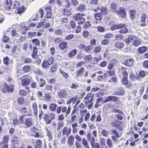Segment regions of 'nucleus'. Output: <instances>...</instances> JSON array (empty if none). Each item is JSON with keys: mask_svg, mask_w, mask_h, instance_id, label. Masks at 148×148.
Masks as SVG:
<instances>
[{"mask_svg": "<svg viewBox=\"0 0 148 148\" xmlns=\"http://www.w3.org/2000/svg\"><path fill=\"white\" fill-rule=\"evenodd\" d=\"M94 96V94L89 93L87 94L83 100L86 106L89 109H90L93 106V103L92 102L93 100V98Z\"/></svg>", "mask_w": 148, "mask_h": 148, "instance_id": "obj_1", "label": "nucleus"}, {"mask_svg": "<svg viewBox=\"0 0 148 148\" xmlns=\"http://www.w3.org/2000/svg\"><path fill=\"white\" fill-rule=\"evenodd\" d=\"M19 3L18 2L16 1L14 2L13 5V8L17 9V13L20 14L23 12L25 9L23 6H21L19 7Z\"/></svg>", "mask_w": 148, "mask_h": 148, "instance_id": "obj_2", "label": "nucleus"}, {"mask_svg": "<svg viewBox=\"0 0 148 148\" xmlns=\"http://www.w3.org/2000/svg\"><path fill=\"white\" fill-rule=\"evenodd\" d=\"M84 15V14L82 15L79 13L76 14L74 17V19L75 20L78 21V25L82 24L85 21V18L83 17V16Z\"/></svg>", "mask_w": 148, "mask_h": 148, "instance_id": "obj_3", "label": "nucleus"}, {"mask_svg": "<svg viewBox=\"0 0 148 148\" xmlns=\"http://www.w3.org/2000/svg\"><path fill=\"white\" fill-rule=\"evenodd\" d=\"M30 77L27 75L23 76L21 77V84L22 86H26L28 85L30 82Z\"/></svg>", "mask_w": 148, "mask_h": 148, "instance_id": "obj_4", "label": "nucleus"}, {"mask_svg": "<svg viewBox=\"0 0 148 148\" xmlns=\"http://www.w3.org/2000/svg\"><path fill=\"white\" fill-rule=\"evenodd\" d=\"M112 126L118 128L120 130H122V127L121 126V122L117 120H114L111 122Z\"/></svg>", "mask_w": 148, "mask_h": 148, "instance_id": "obj_5", "label": "nucleus"}, {"mask_svg": "<svg viewBox=\"0 0 148 148\" xmlns=\"http://www.w3.org/2000/svg\"><path fill=\"white\" fill-rule=\"evenodd\" d=\"M84 71V67L78 69L76 71V75L75 76V78L79 80V77H82L83 75V74Z\"/></svg>", "mask_w": 148, "mask_h": 148, "instance_id": "obj_6", "label": "nucleus"}, {"mask_svg": "<svg viewBox=\"0 0 148 148\" xmlns=\"http://www.w3.org/2000/svg\"><path fill=\"white\" fill-rule=\"evenodd\" d=\"M32 119L30 118H27L25 119L24 124L25 126V128H27L30 127L33 124Z\"/></svg>", "mask_w": 148, "mask_h": 148, "instance_id": "obj_7", "label": "nucleus"}, {"mask_svg": "<svg viewBox=\"0 0 148 148\" xmlns=\"http://www.w3.org/2000/svg\"><path fill=\"white\" fill-rule=\"evenodd\" d=\"M71 131V127L68 128L67 126H65L64 127L62 130V135H66V136H68L70 134Z\"/></svg>", "mask_w": 148, "mask_h": 148, "instance_id": "obj_8", "label": "nucleus"}, {"mask_svg": "<svg viewBox=\"0 0 148 148\" xmlns=\"http://www.w3.org/2000/svg\"><path fill=\"white\" fill-rule=\"evenodd\" d=\"M59 97L63 98L66 97L67 95V91L64 89H62L58 93Z\"/></svg>", "mask_w": 148, "mask_h": 148, "instance_id": "obj_9", "label": "nucleus"}, {"mask_svg": "<svg viewBox=\"0 0 148 148\" xmlns=\"http://www.w3.org/2000/svg\"><path fill=\"white\" fill-rule=\"evenodd\" d=\"M12 2L11 0H6L4 5L5 9L6 10L9 11L10 9Z\"/></svg>", "mask_w": 148, "mask_h": 148, "instance_id": "obj_10", "label": "nucleus"}, {"mask_svg": "<svg viewBox=\"0 0 148 148\" xmlns=\"http://www.w3.org/2000/svg\"><path fill=\"white\" fill-rule=\"evenodd\" d=\"M71 110V108L70 105H69L68 106L67 110H66V106H64L62 108V113H65L66 116H68L70 113Z\"/></svg>", "mask_w": 148, "mask_h": 148, "instance_id": "obj_11", "label": "nucleus"}, {"mask_svg": "<svg viewBox=\"0 0 148 148\" xmlns=\"http://www.w3.org/2000/svg\"><path fill=\"white\" fill-rule=\"evenodd\" d=\"M74 137L73 135H70L67 138V143L70 147H71L73 144Z\"/></svg>", "mask_w": 148, "mask_h": 148, "instance_id": "obj_12", "label": "nucleus"}, {"mask_svg": "<svg viewBox=\"0 0 148 148\" xmlns=\"http://www.w3.org/2000/svg\"><path fill=\"white\" fill-rule=\"evenodd\" d=\"M118 99V98L114 96H110L108 97L103 102V103H104L107 102H109L110 101H116Z\"/></svg>", "mask_w": 148, "mask_h": 148, "instance_id": "obj_13", "label": "nucleus"}, {"mask_svg": "<svg viewBox=\"0 0 148 148\" xmlns=\"http://www.w3.org/2000/svg\"><path fill=\"white\" fill-rule=\"evenodd\" d=\"M59 47L62 50H65L68 47L67 42L66 41H62L59 45Z\"/></svg>", "mask_w": 148, "mask_h": 148, "instance_id": "obj_14", "label": "nucleus"}, {"mask_svg": "<svg viewBox=\"0 0 148 148\" xmlns=\"http://www.w3.org/2000/svg\"><path fill=\"white\" fill-rule=\"evenodd\" d=\"M147 18L148 21V17H147V15L145 14H142L141 18L140 21L143 23L140 24V26H144L145 25V19Z\"/></svg>", "mask_w": 148, "mask_h": 148, "instance_id": "obj_15", "label": "nucleus"}, {"mask_svg": "<svg viewBox=\"0 0 148 148\" xmlns=\"http://www.w3.org/2000/svg\"><path fill=\"white\" fill-rule=\"evenodd\" d=\"M135 38H136V37L134 35H130L127 38L124 39V41L126 44H129L131 41L132 40L133 41Z\"/></svg>", "mask_w": 148, "mask_h": 148, "instance_id": "obj_16", "label": "nucleus"}, {"mask_svg": "<svg viewBox=\"0 0 148 148\" xmlns=\"http://www.w3.org/2000/svg\"><path fill=\"white\" fill-rule=\"evenodd\" d=\"M117 12V14L123 18H125L126 14L125 10L123 9H121V8Z\"/></svg>", "mask_w": 148, "mask_h": 148, "instance_id": "obj_17", "label": "nucleus"}, {"mask_svg": "<svg viewBox=\"0 0 148 148\" xmlns=\"http://www.w3.org/2000/svg\"><path fill=\"white\" fill-rule=\"evenodd\" d=\"M125 92L123 89L122 87H120L117 91L114 92V94L115 95H122L124 94Z\"/></svg>", "mask_w": 148, "mask_h": 148, "instance_id": "obj_18", "label": "nucleus"}, {"mask_svg": "<svg viewBox=\"0 0 148 148\" xmlns=\"http://www.w3.org/2000/svg\"><path fill=\"white\" fill-rule=\"evenodd\" d=\"M147 47L145 46L139 47L137 50L139 54H142L146 51Z\"/></svg>", "mask_w": 148, "mask_h": 148, "instance_id": "obj_19", "label": "nucleus"}, {"mask_svg": "<svg viewBox=\"0 0 148 148\" xmlns=\"http://www.w3.org/2000/svg\"><path fill=\"white\" fill-rule=\"evenodd\" d=\"M32 131V134L34 136L36 137H39V135L38 132H37V130L35 127L33 126L31 128Z\"/></svg>", "mask_w": 148, "mask_h": 148, "instance_id": "obj_20", "label": "nucleus"}, {"mask_svg": "<svg viewBox=\"0 0 148 148\" xmlns=\"http://www.w3.org/2000/svg\"><path fill=\"white\" fill-rule=\"evenodd\" d=\"M5 90L8 92H12L13 90V87L12 85L8 86L7 84H5L4 86Z\"/></svg>", "mask_w": 148, "mask_h": 148, "instance_id": "obj_21", "label": "nucleus"}, {"mask_svg": "<svg viewBox=\"0 0 148 148\" xmlns=\"http://www.w3.org/2000/svg\"><path fill=\"white\" fill-rule=\"evenodd\" d=\"M32 107L34 114L37 115V114L38 109L37 103L36 102H34L32 103Z\"/></svg>", "mask_w": 148, "mask_h": 148, "instance_id": "obj_22", "label": "nucleus"}, {"mask_svg": "<svg viewBox=\"0 0 148 148\" xmlns=\"http://www.w3.org/2000/svg\"><path fill=\"white\" fill-rule=\"evenodd\" d=\"M134 60L132 58L128 59L125 62V65L127 66H131L133 64Z\"/></svg>", "mask_w": 148, "mask_h": 148, "instance_id": "obj_23", "label": "nucleus"}, {"mask_svg": "<svg viewBox=\"0 0 148 148\" xmlns=\"http://www.w3.org/2000/svg\"><path fill=\"white\" fill-rule=\"evenodd\" d=\"M111 11L112 12L117 13V12L119 10H118V8L115 3H112L111 5Z\"/></svg>", "mask_w": 148, "mask_h": 148, "instance_id": "obj_24", "label": "nucleus"}, {"mask_svg": "<svg viewBox=\"0 0 148 148\" xmlns=\"http://www.w3.org/2000/svg\"><path fill=\"white\" fill-rule=\"evenodd\" d=\"M141 42L140 40L138 39L136 37V38H135L134 41H132V45L136 47H137L139 45Z\"/></svg>", "mask_w": 148, "mask_h": 148, "instance_id": "obj_25", "label": "nucleus"}, {"mask_svg": "<svg viewBox=\"0 0 148 148\" xmlns=\"http://www.w3.org/2000/svg\"><path fill=\"white\" fill-rule=\"evenodd\" d=\"M77 53V50L75 49L71 50L69 53L68 56L69 58H72L74 57Z\"/></svg>", "mask_w": 148, "mask_h": 148, "instance_id": "obj_26", "label": "nucleus"}, {"mask_svg": "<svg viewBox=\"0 0 148 148\" xmlns=\"http://www.w3.org/2000/svg\"><path fill=\"white\" fill-rule=\"evenodd\" d=\"M115 46L118 49H121L124 47V44L123 42H118L115 44Z\"/></svg>", "mask_w": 148, "mask_h": 148, "instance_id": "obj_27", "label": "nucleus"}, {"mask_svg": "<svg viewBox=\"0 0 148 148\" xmlns=\"http://www.w3.org/2000/svg\"><path fill=\"white\" fill-rule=\"evenodd\" d=\"M57 107V105L55 103H53L50 104L49 108L50 111L53 112L55 111Z\"/></svg>", "mask_w": 148, "mask_h": 148, "instance_id": "obj_28", "label": "nucleus"}, {"mask_svg": "<svg viewBox=\"0 0 148 148\" xmlns=\"http://www.w3.org/2000/svg\"><path fill=\"white\" fill-rule=\"evenodd\" d=\"M94 16L95 18L97 20H100L102 18V15L100 13H95Z\"/></svg>", "mask_w": 148, "mask_h": 148, "instance_id": "obj_29", "label": "nucleus"}, {"mask_svg": "<svg viewBox=\"0 0 148 148\" xmlns=\"http://www.w3.org/2000/svg\"><path fill=\"white\" fill-rule=\"evenodd\" d=\"M82 143L84 147V148H90L88 143L84 138L82 139Z\"/></svg>", "mask_w": 148, "mask_h": 148, "instance_id": "obj_30", "label": "nucleus"}, {"mask_svg": "<svg viewBox=\"0 0 148 148\" xmlns=\"http://www.w3.org/2000/svg\"><path fill=\"white\" fill-rule=\"evenodd\" d=\"M42 145V142L40 139L37 140L36 141V145L35 146V148H40Z\"/></svg>", "mask_w": 148, "mask_h": 148, "instance_id": "obj_31", "label": "nucleus"}, {"mask_svg": "<svg viewBox=\"0 0 148 148\" xmlns=\"http://www.w3.org/2000/svg\"><path fill=\"white\" fill-rule=\"evenodd\" d=\"M46 130L47 133V135L48 137V140H51L53 138L52 133L47 128H46Z\"/></svg>", "mask_w": 148, "mask_h": 148, "instance_id": "obj_32", "label": "nucleus"}, {"mask_svg": "<svg viewBox=\"0 0 148 148\" xmlns=\"http://www.w3.org/2000/svg\"><path fill=\"white\" fill-rule=\"evenodd\" d=\"M38 52V48L36 47H34L33 49V52L32 54V56L33 58H35V56L36 55Z\"/></svg>", "mask_w": 148, "mask_h": 148, "instance_id": "obj_33", "label": "nucleus"}, {"mask_svg": "<svg viewBox=\"0 0 148 148\" xmlns=\"http://www.w3.org/2000/svg\"><path fill=\"white\" fill-rule=\"evenodd\" d=\"M64 123L62 121H60L58 124L56 130L59 131L60 128L64 126Z\"/></svg>", "mask_w": 148, "mask_h": 148, "instance_id": "obj_34", "label": "nucleus"}, {"mask_svg": "<svg viewBox=\"0 0 148 148\" xmlns=\"http://www.w3.org/2000/svg\"><path fill=\"white\" fill-rule=\"evenodd\" d=\"M90 145L92 148H95V139L93 136L92 137L90 140Z\"/></svg>", "mask_w": 148, "mask_h": 148, "instance_id": "obj_35", "label": "nucleus"}, {"mask_svg": "<svg viewBox=\"0 0 148 148\" xmlns=\"http://www.w3.org/2000/svg\"><path fill=\"white\" fill-rule=\"evenodd\" d=\"M62 12L63 15L66 16L70 15L71 14V12L66 9H63Z\"/></svg>", "mask_w": 148, "mask_h": 148, "instance_id": "obj_36", "label": "nucleus"}, {"mask_svg": "<svg viewBox=\"0 0 148 148\" xmlns=\"http://www.w3.org/2000/svg\"><path fill=\"white\" fill-rule=\"evenodd\" d=\"M32 42L34 45L38 46L40 44V41L37 39H32Z\"/></svg>", "mask_w": 148, "mask_h": 148, "instance_id": "obj_37", "label": "nucleus"}, {"mask_svg": "<svg viewBox=\"0 0 148 148\" xmlns=\"http://www.w3.org/2000/svg\"><path fill=\"white\" fill-rule=\"evenodd\" d=\"M121 113H119L118 114H116L117 118L119 120H122L123 118L124 114L122 111H121Z\"/></svg>", "mask_w": 148, "mask_h": 148, "instance_id": "obj_38", "label": "nucleus"}, {"mask_svg": "<svg viewBox=\"0 0 148 148\" xmlns=\"http://www.w3.org/2000/svg\"><path fill=\"white\" fill-rule=\"evenodd\" d=\"M31 67L30 66L28 65L25 66L23 68V71L26 72L29 71Z\"/></svg>", "mask_w": 148, "mask_h": 148, "instance_id": "obj_39", "label": "nucleus"}, {"mask_svg": "<svg viewBox=\"0 0 148 148\" xmlns=\"http://www.w3.org/2000/svg\"><path fill=\"white\" fill-rule=\"evenodd\" d=\"M49 65H50L47 62L46 60H44L42 64V67L44 68H47Z\"/></svg>", "mask_w": 148, "mask_h": 148, "instance_id": "obj_40", "label": "nucleus"}, {"mask_svg": "<svg viewBox=\"0 0 148 148\" xmlns=\"http://www.w3.org/2000/svg\"><path fill=\"white\" fill-rule=\"evenodd\" d=\"M60 73L65 79H67L68 78V75L67 73L65 72L62 69L60 70Z\"/></svg>", "mask_w": 148, "mask_h": 148, "instance_id": "obj_41", "label": "nucleus"}, {"mask_svg": "<svg viewBox=\"0 0 148 148\" xmlns=\"http://www.w3.org/2000/svg\"><path fill=\"white\" fill-rule=\"evenodd\" d=\"M75 99L76 98L75 97H71L69 101H67L66 104L67 105H69L72 103L73 104L75 102Z\"/></svg>", "mask_w": 148, "mask_h": 148, "instance_id": "obj_42", "label": "nucleus"}, {"mask_svg": "<svg viewBox=\"0 0 148 148\" xmlns=\"http://www.w3.org/2000/svg\"><path fill=\"white\" fill-rule=\"evenodd\" d=\"M136 12L134 10L130 11L129 12V14L130 17L132 19H134L135 16Z\"/></svg>", "mask_w": 148, "mask_h": 148, "instance_id": "obj_43", "label": "nucleus"}, {"mask_svg": "<svg viewBox=\"0 0 148 148\" xmlns=\"http://www.w3.org/2000/svg\"><path fill=\"white\" fill-rule=\"evenodd\" d=\"M92 49V47L91 46H88L86 47L85 46L84 49L85 51L87 52L90 53Z\"/></svg>", "mask_w": 148, "mask_h": 148, "instance_id": "obj_44", "label": "nucleus"}, {"mask_svg": "<svg viewBox=\"0 0 148 148\" xmlns=\"http://www.w3.org/2000/svg\"><path fill=\"white\" fill-rule=\"evenodd\" d=\"M9 139V137L7 135L3 136V137L2 140L3 142L2 143H6L8 141Z\"/></svg>", "mask_w": 148, "mask_h": 148, "instance_id": "obj_45", "label": "nucleus"}, {"mask_svg": "<svg viewBox=\"0 0 148 148\" xmlns=\"http://www.w3.org/2000/svg\"><path fill=\"white\" fill-rule=\"evenodd\" d=\"M60 22L62 24H67L68 22V19L67 18H63L61 19Z\"/></svg>", "mask_w": 148, "mask_h": 148, "instance_id": "obj_46", "label": "nucleus"}, {"mask_svg": "<svg viewBox=\"0 0 148 148\" xmlns=\"http://www.w3.org/2000/svg\"><path fill=\"white\" fill-rule=\"evenodd\" d=\"M129 77L130 79L132 81H134L138 79V77L134 76L133 73H131Z\"/></svg>", "mask_w": 148, "mask_h": 148, "instance_id": "obj_47", "label": "nucleus"}, {"mask_svg": "<svg viewBox=\"0 0 148 148\" xmlns=\"http://www.w3.org/2000/svg\"><path fill=\"white\" fill-rule=\"evenodd\" d=\"M60 0H50L49 3L50 4H53L56 2L58 5H61Z\"/></svg>", "mask_w": 148, "mask_h": 148, "instance_id": "obj_48", "label": "nucleus"}, {"mask_svg": "<svg viewBox=\"0 0 148 148\" xmlns=\"http://www.w3.org/2000/svg\"><path fill=\"white\" fill-rule=\"evenodd\" d=\"M18 140V138L17 137H13L11 139V142L12 143L15 144H16L17 143Z\"/></svg>", "mask_w": 148, "mask_h": 148, "instance_id": "obj_49", "label": "nucleus"}, {"mask_svg": "<svg viewBox=\"0 0 148 148\" xmlns=\"http://www.w3.org/2000/svg\"><path fill=\"white\" fill-rule=\"evenodd\" d=\"M107 143L108 147L110 148H111L112 147V142L110 139H108L107 140Z\"/></svg>", "mask_w": 148, "mask_h": 148, "instance_id": "obj_50", "label": "nucleus"}, {"mask_svg": "<svg viewBox=\"0 0 148 148\" xmlns=\"http://www.w3.org/2000/svg\"><path fill=\"white\" fill-rule=\"evenodd\" d=\"M85 9V5L83 4L80 5L77 8L78 10L81 11H84Z\"/></svg>", "mask_w": 148, "mask_h": 148, "instance_id": "obj_51", "label": "nucleus"}, {"mask_svg": "<svg viewBox=\"0 0 148 148\" xmlns=\"http://www.w3.org/2000/svg\"><path fill=\"white\" fill-rule=\"evenodd\" d=\"M125 27L123 28H122V29L120 30L119 32L120 33H125L126 34L128 32V30Z\"/></svg>", "mask_w": 148, "mask_h": 148, "instance_id": "obj_52", "label": "nucleus"}, {"mask_svg": "<svg viewBox=\"0 0 148 148\" xmlns=\"http://www.w3.org/2000/svg\"><path fill=\"white\" fill-rule=\"evenodd\" d=\"M92 58V57L91 55L85 56L84 57V59L85 60L86 62L90 61L91 60Z\"/></svg>", "mask_w": 148, "mask_h": 148, "instance_id": "obj_53", "label": "nucleus"}, {"mask_svg": "<svg viewBox=\"0 0 148 148\" xmlns=\"http://www.w3.org/2000/svg\"><path fill=\"white\" fill-rule=\"evenodd\" d=\"M148 74L147 72L142 71H140L139 73V75L141 77H144Z\"/></svg>", "mask_w": 148, "mask_h": 148, "instance_id": "obj_54", "label": "nucleus"}, {"mask_svg": "<svg viewBox=\"0 0 148 148\" xmlns=\"http://www.w3.org/2000/svg\"><path fill=\"white\" fill-rule=\"evenodd\" d=\"M101 11L104 15H105L107 13V9L105 7H102L101 9Z\"/></svg>", "mask_w": 148, "mask_h": 148, "instance_id": "obj_55", "label": "nucleus"}, {"mask_svg": "<svg viewBox=\"0 0 148 148\" xmlns=\"http://www.w3.org/2000/svg\"><path fill=\"white\" fill-rule=\"evenodd\" d=\"M101 49V47L100 46H97L96 47L94 50V52L95 53H99Z\"/></svg>", "mask_w": 148, "mask_h": 148, "instance_id": "obj_56", "label": "nucleus"}, {"mask_svg": "<svg viewBox=\"0 0 148 148\" xmlns=\"http://www.w3.org/2000/svg\"><path fill=\"white\" fill-rule=\"evenodd\" d=\"M74 37V35L73 34H69L67 35L65 37V39L66 40H69L73 38Z\"/></svg>", "mask_w": 148, "mask_h": 148, "instance_id": "obj_57", "label": "nucleus"}, {"mask_svg": "<svg viewBox=\"0 0 148 148\" xmlns=\"http://www.w3.org/2000/svg\"><path fill=\"white\" fill-rule=\"evenodd\" d=\"M19 110L21 112L23 113L24 114H26L27 113V109L25 107L21 108Z\"/></svg>", "mask_w": 148, "mask_h": 148, "instance_id": "obj_58", "label": "nucleus"}, {"mask_svg": "<svg viewBox=\"0 0 148 148\" xmlns=\"http://www.w3.org/2000/svg\"><path fill=\"white\" fill-rule=\"evenodd\" d=\"M70 2L69 1L66 0L64 1V4H65L64 6L67 8H69L70 5Z\"/></svg>", "mask_w": 148, "mask_h": 148, "instance_id": "obj_59", "label": "nucleus"}, {"mask_svg": "<svg viewBox=\"0 0 148 148\" xmlns=\"http://www.w3.org/2000/svg\"><path fill=\"white\" fill-rule=\"evenodd\" d=\"M101 43L104 45H107L109 42V40L107 39H105L101 41Z\"/></svg>", "mask_w": 148, "mask_h": 148, "instance_id": "obj_60", "label": "nucleus"}, {"mask_svg": "<svg viewBox=\"0 0 148 148\" xmlns=\"http://www.w3.org/2000/svg\"><path fill=\"white\" fill-rule=\"evenodd\" d=\"M57 69V66L56 65L52 66L50 69V72H53L55 71Z\"/></svg>", "mask_w": 148, "mask_h": 148, "instance_id": "obj_61", "label": "nucleus"}, {"mask_svg": "<svg viewBox=\"0 0 148 148\" xmlns=\"http://www.w3.org/2000/svg\"><path fill=\"white\" fill-rule=\"evenodd\" d=\"M19 94L22 96H25L26 95L25 91L23 90H20L19 91Z\"/></svg>", "mask_w": 148, "mask_h": 148, "instance_id": "obj_62", "label": "nucleus"}, {"mask_svg": "<svg viewBox=\"0 0 148 148\" xmlns=\"http://www.w3.org/2000/svg\"><path fill=\"white\" fill-rule=\"evenodd\" d=\"M115 37L118 40H122L123 38V36L121 34H117L115 36Z\"/></svg>", "mask_w": 148, "mask_h": 148, "instance_id": "obj_63", "label": "nucleus"}, {"mask_svg": "<svg viewBox=\"0 0 148 148\" xmlns=\"http://www.w3.org/2000/svg\"><path fill=\"white\" fill-rule=\"evenodd\" d=\"M75 145L76 148H81L82 147V146L81 145L80 143L77 141H75Z\"/></svg>", "mask_w": 148, "mask_h": 148, "instance_id": "obj_64", "label": "nucleus"}]
</instances>
